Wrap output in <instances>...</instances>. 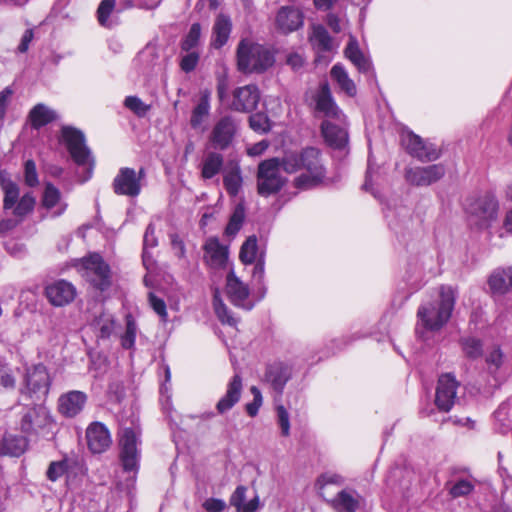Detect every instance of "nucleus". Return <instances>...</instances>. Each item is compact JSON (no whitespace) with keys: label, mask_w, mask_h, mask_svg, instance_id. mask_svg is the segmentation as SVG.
<instances>
[{"label":"nucleus","mask_w":512,"mask_h":512,"mask_svg":"<svg viewBox=\"0 0 512 512\" xmlns=\"http://www.w3.org/2000/svg\"><path fill=\"white\" fill-rule=\"evenodd\" d=\"M282 169L290 174L299 172L292 183L299 191L314 189L326 180L327 171L323 156L316 147L285 153L282 157Z\"/></svg>","instance_id":"f257e3e1"},{"label":"nucleus","mask_w":512,"mask_h":512,"mask_svg":"<svg viewBox=\"0 0 512 512\" xmlns=\"http://www.w3.org/2000/svg\"><path fill=\"white\" fill-rule=\"evenodd\" d=\"M456 301L451 286L440 287V300L428 302L418 308L417 316L422 326L430 331L440 330L450 319Z\"/></svg>","instance_id":"f03ea898"},{"label":"nucleus","mask_w":512,"mask_h":512,"mask_svg":"<svg viewBox=\"0 0 512 512\" xmlns=\"http://www.w3.org/2000/svg\"><path fill=\"white\" fill-rule=\"evenodd\" d=\"M56 423L49 409L42 405L36 404L26 409L20 422V431L30 437H42L46 440H52L56 434Z\"/></svg>","instance_id":"7ed1b4c3"},{"label":"nucleus","mask_w":512,"mask_h":512,"mask_svg":"<svg viewBox=\"0 0 512 512\" xmlns=\"http://www.w3.org/2000/svg\"><path fill=\"white\" fill-rule=\"evenodd\" d=\"M236 57L238 70L246 74L262 73L274 63V56L267 48L249 39L239 42Z\"/></svg>","instance_id":"20e7f679"},{"label":"nucleus","mask_w":512,"mask_h":512,"mask_svg":"<svg viewBox=\"0 0 512 512\" xmlns=\"http://www.w3.org/2000/svg\"><path fill=\"white\" fill-rule=\"evenodd\" d=\"M282 158H271L261 162L258 166L257 188L262 196L277 193L285 183L280 174Z\"/></svg>","instance_id":"39448f33"},{"label":"nucleus","mask_w":512,"mask_h":512,"mask_svg":"<svg viewBox=\"0 0 512 512\" xmlns=\"http://www.w3.org/2000/svg\"><path fill=\"white\" fill-rule=\"evenodd\" d=\"M61 135L74 162L80 166H87L91 172L94 160L85 143L84 134L78 129L64 126L61 130Z\"/></svg>","instance_id":"423d86ee"},{"label":"nucleus","mask_w":512,"mask_h":512,"mask_svg":"<svg viewBox=\"0 0 512 512\" xmlns=\"http://www.w3.org/2000/svg\"><path fill=\"white\" fill-rule=\"evenodd\" d=\"M145 176L144 167H141L138 171L133 168L122 167L113 179L112 189L117 195L136 198L141 193Z\"/></svg>","instance_id":"0eeeda50"},{"label":"nucleus","mask_w":512,"mask_h":512,"mask_svg":"<svg viewBox=\"0 0 512 512\" xmlns=\"http://www.w3.org/2000/svg\"><path fill=\"white\" fill-rule=\"evenodd\" d=\"M24 383L25 387L21 389L22 394L35 397L37 400L46 397L51 385V378L46 366L36 364L28 367L24 376Z\"/></svg>","instance_id":"6e6552de"},{"label":"nucleus","mask_w":512,"mask_h":512,"mask_svg":"<svg viewBox=\"0 0 512 512\" xmlns=\"http://www.w3.org/2000/svg\"><path fill=\"white\" fill-rule=\"evenodd\" d=\"M138 438L139 431L132 427H126L120 433V457L125 471H136L138 468Z\"/></svg>","instance_id":"1a4fd4ad"},{"label":"nucleus","mask_w":512,"mask_h":512,"mask_svg":"<svg viewBox=\"0 0 512 512\" xmlns=\"http://www.w3.org/2000/svg\"><path fill=\"white\" fill-rule=\"evenodd\" d=\"M81 267L86 270L93 285L101 291L106 290L110 285V269L103 258L93 253L79 260Z\"/></svg>","instance_id":"9d476101"},{"label":"nucleus","mask_w":512,"mask_h":512,"mask_svg":"<svg viewBox=\"0 0 512 512\" xmlns=\"http://www.w3.org/2000/svg\"><path fill=\"white\" fill-rule=\"evenodd\" d=\"M446 173L443 164L410 167L405 170L406 181L413 186H430L444 177Z\"/></svg>","instance_id":"9b49d317"},{"label":"nucleus","mask_w":512,"mask_h":512,"mask_svg":"<svg viewBox=\"0 0 512 512\" xmlns=\"http://www.w3.org/2000/svg\"><path fill=\"white\" fill-rule=\"evenodd\" d=\"M459 382L455 376L446 373L442 374L437 382L435 393V405L442 412H449L457 400V389Z\"/></svg>","instance_id":"f8f14e48"},{"label":"nucleus","mask_w":512,"mask_h":512,"mask_svg":"<svg viewBox=\"0 0 512 512\" xmlns=\"http://www.w3.org/2000/svg\"><path fill=\"white\" fill-rule=\"evenodd\" d=\"M402 142L407 152L421 162L435 161L441 155L440 150L434 144L424 141L414 133L404 135Z\"/></svg>","instance_id":"ddd939ff"},{"label":"nucleus","mask_w":512,"mask_h":512,"mask_svg":"<svg viewBox=\"0 0 512 512\" xmlns=\"http://www.w3.org/2000/svg\"><path fill=\"white\" fill-rule=\"evenodd\" d=\"M237 126L234 119L230 116H224L219 119L209 136V141L215 149H227L236 134Z\"/></svg>","instance_id":"4468645a"},{"label":"nucleus","mask_w":512,"mask_h":512,"mask_svg":"<svg viewBox=\"0 0 512 512\" xmlns=\"http://www.w3.org/2000/svg\"><path fill=\"white\" fill-rule=\"evenodd\" d=\"M315 112L324 117L342 121L345 116L335 103L332 93L327 82L320 85L314 97Z\"/></svg>","instance_id":"2eb2a0df"},{"label":"nucleus","mask_w":512,"mask_h":512,"mask_svg":"<svg viewBox=\"0 0 512 512\" xmlns=\"http://www.w3.org/2000/svg\"><path fill=\"white\" fill-rule=\"evenodd\" d=\"M77 295L75 286L64 279L56 280L45 287V296L55 307H63L74 301Z\"/></svg>","instance_id":"dca6fc26"},{"label":"nucleus","mask_w":512,"mask_h":512,"mask_svg":"<svg viewBox=\"0 0 512 512\" xmlns=\"http://www.w3.org/2000/svg\"><path fill=\"white\" fill-rule=\"evenodd\" d=\"M303 12L299 7L289 5L278 9L275 17L276 28L283 34H288L302 27Z\"/></svg>","instance_id":"f3484780"},{"label":"nucleus","mask_w":512,"mask_h":512,"mask_svg":"<svg viewBox=\"0 0 512 512\" xmlns=\"http://www.w3.org/2000/svg\"><path fill=\"white\" fill-rule=\"evenodd\" d=\"M260 100V92L256 85L249 84L233 91L231 108L238 112L253 111Z\"/></svg>","instance_id":"a211bd4d"},{"label":"nucleus","mask_w":512,"mask_h":512,"mask_svg":"<svg viewBox=\"0 0 512 512\" xmlns=\"http://www.w3.org/2000/svg\"><path fill=\"white\" fill-rule=\"evenodd\" d=\"M226 294L233 305L246 310L252 309L253 305L246 303L250 294L249 287L235 275L233 270H230L226 277Z\"/></svg>","instance_id":"6ab92c4d"},{"label":"nucleus","mask_w":512,"mask_h":512,"mask_svg":"<svg viewBox=\"0 0 512 512\" xmlns=\"http://www.w3.org/2000/svg\"><path fill=\"white\" fill-rule=\"evenodd\" d=\"M88 448L92 453L100 454L112 444L108 428L101 422L91 423L86 430Z\"/></svg>","instance_id":"aec40b11"},{"label":"nucleus","mask_w":512,"mask_h":512,"mask_svg":"<svg viewBox=\"0 0 512 512\" xmlns=\"http://www.w3.org/2000/svg\"><path fill=\"white\" fill-rule=\"evenodd\" d=\"M86 402L87 395L84 392L78 390L69 391L59 397L58 412L66 418H73L83 410Z\"/></svg>","instance_id":"412c9836"},{"label":"nucleus","mask_w":512,"mask_h":512,"mask_svg":"<svg viewBox=\"0 0 512 512\" xmlns=\"http://www.w3.org/2000/svg\"><path fill=\"white\" fill-rule=\"evenodd\" d=\"M204 259L211 268H222L228 260V248L216 237H210L204 244Z\"/></svg>","instance_id":"4be33fe9"},{"label":"nucleus","mask_w":512,"mask_h":512,"mask_svg":"<svg viewBox=\"0 0 512 512\" xmlns=\"http://www.w3.org/2000/svg\"><path fill=\"white\" fill-rule=\"evenodd\" d=\"M242 390V378L239 374H235L227 384L226 393L216 404L217 412L219 414H224L231 410L239 402Z\"/></svg>","instance_id":"5701e85b"},{"label":"nucleus","mask_w":512,"mask_h":512,"mask_svg":"<svg viewBox=\"0 0 512 512\" xmlns=\"http://www.w3.org/2000/svg\"><path fill=\"white\" fill-rule=\"evenodd\" d=\"M291 367L283 362H274L267 366L265 380L271 385L274 391L282 394L286 383L291 378Z\"/></svg>","instance_id":"b1692460"},{"label":"nucleus","mask_w":512,"mask_h":512,"mask_svg":"<svg viewBox=\"0 0 512 512\" xmlns=\"http://www.w3.org/2000/svg\"><path fill=\"white\" fill-rule=\"evenodd\" d=\"M26 435H17L5 432L0 440V455L9 457H20L28 448L29 441Z\"/></svg>","instance_id":"393cba45"},{"label":"nucleus","mask_w":512,"mask_h":512,"mask_svg":"<svg viewBox=\"0 0 512 512\" xmlns=\"http://www.w3.org/2000/svg\"><path fill=\"white\" fill-rule=\"evenodd\" d=\"M327 503L336 512H356L360 506V496L356 491L343 489Z\"/></svg>","instance_id":"a878e982"},{"label":"nucleus","mask_w":512,"mask_h":512,"mask_svg":"<svg viewBox=\"0 0 512 512\" xmlns=\"http://www.w3.org/2000/svg\"><path fill=\"white\" fill-rule=\"evenodd\" d=\"M42 207L51 211L54 216L63 214L67 204L61 198L60 190L51 183H46L41 199Z\"/></svg>","instance_id":"bb28decb"},{"label":"nucleus","mask_w":512,"mask_h":512,"mask_svg":"<svg viewBox=\"0 0 512 512\" xmlns=\"http://www.w3.org/2000/svg\"><path fill=\"white\" fill-rule=\"evenodd\" d=\"M243 178L238 162L229 161L223 169V185L230 196H236L242 188Z\"/></svg>","instance_id":"cd10ccee"},{"label":"nucleus","mask_w":512,"mask_h":512,"mask_svg":"<svg viewBox=\"0 0 512 512\" xmlns=\"http://www.w3.org/2000/svg\"><path fill=\"white\" fill-rule=\"evenodd\" d=\"M321 133L325 142L333 148H343L348 142V133L345 128L326 120L321 124Z\"/></svg>","instance_id":"c85d7f7f"},{"label":"nucleus","mask_w":512,"mask_h":512,"mask_svg":"<svg viewBox=\"0 0 512 512\" xmlns=\"http://www.w3.org/2000/svg\"><path fill=\"white\" fill-rule=\"evenodd\" d=\"M498 210L499 203L496 197L492 194H486L476 201L471 212L485 221H494L497 219Z\"/></svg>","instance_id":"c756f323"},{"label":"nucleus","mask_w":512,"mask_h":512,"mask_svg":"<svg viewBox=\"0 0 512 512\" xmlns=\"http://www.w3.org/2000/svg\"><path fill=\"white\" fill-rule=\"evenodd\" d=\"M231 29L232 23L230 18L224 14H219L212 28L211 45L216 49L224 46L229 39Z\"/></svg>","instance_id":"7c9ffc66"},{"label":"nucleus","mask_w":512,"mask_h":512,"mask_svg":"<svg viewBox=\"0 0 512 512\" xmlns=\"http://www.w3.org/2000/svg\"><path fill=\"white\" fill-rule=\"evenodd\" d=\"M224 157L222 154L210 151L205 154L201 163V177L205 180L212 179L219 172H223Z\"/></svg>","instance_id":"2f4dec72"},{"label":"nucleus","mask_w":512,"mask_h":512,"mask_svg":"<svg viewBox=\"0 0 512 512\" xmlns=\"http://www.w3.org/2000/svg\"><path fill=\"white\" fill-rule=\"evenodd\" d=\"M488 285L493 293H506L512 287V268L495 270L489 277Z\"/></svg>","instance_id":"473e14b6"},{"label":"nucleus","mask_w":512,"mask_h":512,"mask_svg":"<svg viewBox=\"0 0 512 512\" xmlns=\"http://www.w3.org/2000/svg\"><path fill=\"white\" fill-rule=\"evenodd\" d=\"M210 112V92L208 90H204L200 94V99L198 104L194 107L191 118L190 125L193 129H198L202 127L205 119L208 117Z\"/></svg>","instance_id":"72a5a7b5"},{"label":"nucleus","mask_w":512,"mask_h":512,"mask_svg":"<svg viewBox=\"0 0 512 512\" xmlns=\"http://www.w3.org/2000/svg\"><path fill=\"white\" fill-rule=\"evenodd\" d=\"M331 78L336 82L339 89L349 97L357 94L354 81L349 77L347 71L340 64H336L330 71Z\"/></svg>","instance_id":"f704fd0d"},{"label":"nucleus","mask_w":512,"mask_h":512,"mask_svg":"<svg viewBox=\"0 0 512 512\" xmlns=\"http://www.w3.org/2000/svg\"><path fill=\"white\" fill-rule=\"evenodd\" d=\"M346 57L357 67L359 72L368 73L371 70V63L359 49L356 39L351 36L345 49Z\"/></svg>","instance_id":"c9c22d12"},{"label":"nucleus","mask_w":512,"mask_h":512,"mask_svg":"<svg viewBox=\"0 0 512 512\" xmlns=\"http://www.w3.org/2000/svg\"><path fill=\"white\" fill-rule=\"evenodd\" d=\"M55 118V112L42 103L35 105L29 112L31 126L35 129L51 123Z\"/></svg>","instance_id":"e433bc0d"},{"label":"nucleus","mask_w":512,"mask_h":512,"mask_svg":"<svg viewBox=\"0 0 512 512\" xmlns=\"http://www.w3.org/2000/svg\"><path fill=\"white\" fill-rule=\"evenodd\" d=\"M309 40L313 48L319 52H326L332 49V39L328 31L322 25H313Z\"/></svg>","instance_id":"4c0bfd02"},{"label":"nucleus","mask_w":512,"mask_h":512,"mask_svg":"<svg viewBox=\"0 0 512 512\" xmlns=\"http://www.w3.org/2000/svg\"><path fill=\"white\" fill-rule=\"evenodd\" d=\"M17 379L11 365L0 357V390L11 391L16 388Z\"/></svg>","instance_id":"58836bf2"},{"label":"nucleus","mask_w":512,"mask_h":512,"mask_svg":"<svg viewBox=\"0 0 512 512\" xmlns=\"http://www.w3.org/2000/svg\"><path fill=\"white\" fill-rule=\"evenodd\" d=\"M94 327L98 337L108 339L115 329V319L111 314L102 313L94 320Z\"/></svg>","instance_id":"ea45409f"},{"label":"nucleus","mask_w":512,"mask_h":512,"mask_svg":"<svg viewBox=\"0 0 512 512\" xmlns=\"http://www.w3.org/2000/svg\"><path fill=\"white\" fill-rule=\"evenodd\" d=\"M213 306L218 319L223 324L230 326H236L237 320L231 315L228 307L224 304L221 299L219 291L216 289L213 295Z\"/></svg>","instance_id":"a19ab883"},{"label":"nucleus","mask_w":512,"mask_h":512,"mask_svg":"<svg viewBox=\"0 0 512 512\" xmlns=\"http://www.w3.org/2000/svg\"><path fill=\"white\" fill-rule=\"evenodd\" d=\"M201 26L199 23L191 25L189 32L181 41V52L198 51L197 47L200 43Z\"/></svg>","instance_id":"79ce46f5"},{"label":"nucleus","mask_w":512,"mask_h":512,"mask_svg":"<svg viewBox=\"0 0 512 512\" xmlns=\"http://www.w3.org/2000/svg\"><path fill=\"white\" fill-rule=\"evenodd\" d=\"M35 203V197L31 193H26L7 213H10L16 217H23L32 212Z\"/></svg>","instance_id":"37998d69"},{"label":"nucleus","mask_w":512,"mask_h":512,"mask_svg":"<svg viewBox=\"0 0 512 512\" xmlns=\"http://www.w3.org/2000/svg\"><path fill=\"white\" fill-rule=\"evenodd\" d=\"M257 238L255 235L249 236L247 240L243 243L240 250V260L244 264H252L256 259L257 254Z\"/></svg>","instance_id":"c03bdc74"},{"label":"nucleus","mask_w":512,"mask_h":512,"mask_svg":"<svg viewBox=\"0 0 512 512\" xmlns=\"http://www.w3.org/2000/svg\"><path fill=\"white\" fill-rule=\"evenodd\" d=\"M4 199L3 208L8 212L21 198L19 187L13 182H4L3 185Z\"/></svg>","instance_id":"a18cd8bd"},{"label":"nucleus","mask_w":512,"mask_h":512,"mask_svg":"<svg viewBox=\"0 0 512 512\" xmlns=\"http://www.w3.org/2000/svg\"><path fill=\"white\" fill-rule=\"evenodd\" d=\"M116 2L122 6V8H127L125 6L123 0H102L97 10L98 21L102 26H109V16L112 13Z\"/></svg>","instance_id":"49530a36"},{"label":"nucleus","mask_w":512,"mask_h":512,"mask_svg":"<svg viewBox=\"0 0 512 512\" xmlns=\"http://www.w3.org/2000/svg\"><path fill=\"white\" fill-rule=\"evenodd\" d=\"M137 333V325L131 314L126 315V329L125 333L121 336V345L124 349H131L134 347Z\"/></svg>","instance_id":"de8ad7c7"},{"label":"nucleus","mask_w":512,"mask_h":512,"mask_svg":"<svg viewBox=\"0 0 512 512\" xmlns=\"http://www.w3.org/2000/svg\"><path fill=\"white\" fill-rule=\"evenodd\" d=\"M68 469L69 464L66 458L59 461H52L47 468L46 477L48 480L55 482L60 479Z\"/></svg>","instance_id":"09e8293b"},{"label":"nucleus","mask_w":512,"mask_h":512,"mask_svg":"<svg viewBox=\"0 0 512 512\" xmlns=\"http://www.w3.org/2000/svg\"><path fill=\"white\" fill-rule=\"evenodd\" d=\"M200 59L199 51L181 52L180 56V68L185 73L192 72L197 67Z\"/></svg>","instance_id":"8fccbe9b"},{"label":"nucleus","mask_w":512,"mask_h":512,"mask_svg":"<svg viewBox=\"0 0 512 512\" xmlns=\"http://www.w3.org/2000/svg\"><path fill=\"white\" fill-rule=\"evenodd\" d=\"M462 348L466 356L471 359L479 358L482 355V343L479 339L473 337L463 339Z\"/></svg>","instance_id":"3c124183"},{"label":"nucleus","mask_w":512,"mask_h":512,"mask_svg":"<svg viewBox=\"0 0 512 512\" xmlns=\"http://www.w3.org/2000/svg\"><path fill=\"white\" fill-rule=\"evenodd\" d=\"M124 105L139 117L145 116L150 110V105L145 104L137 96H127L124 100Z\"/></svg>","instance_id":"603ef678"},{"label":"nucleus","mask_w":512,"mask_h":512,"mask_svg":"<svg viewBox=\"0 0 512 512\" xmlns=\"http://www.w3.org/2000/svg\"><path fill=\"white\" fill-rule=\"evenodd\" d=\"M251 129L258 133H266L270 130V121L264 113L252 114L249 118Z\"/></svg>","instance_id":"864d4df0"},{"label":"nucleus","mask_w":512,"mask_h":512,"mask_svg":"<svg viewBox=\"0 0 512 512\" xmlns=\"http://www.w3.org/2000/svg\"><path fill=\"white\" fill-rule=\"evenodd\" d=\"M24 181L29 187H36L39 184L36 165L33 160H27L24 165Z\"/></svg>","instance_id":"5fc2aeb1"},{"label":"nucleus","mask_w":512,"mask_h":512,"mask_svg":"<svg viewBox=\"0 0 512 512\" xmlns=\"http://www.w3.org/2000/svg\"><path fill=\"white\" fill-rule=\"evenodd\" d=\"M148 299L152 309L161 317L162 321H166L168 314L164 300L157 297L153 292L148 294Z\"/></svg>","instance_id":"6e6d98bb"},{"label":"nucleus","mask_w":512,"mask_h":512,"mask_svg":"<svg viewBox=\"0 0 512 512\" xmlns=\"http://www.w3.org/2000/svg\"><path fill=\"white\" fill-rule=\"evenodd\" d=\"M473 488L474 486L468 480H459L450 489V494L453 497L466 496L473 490Z\"/></svg>","instance_id":"4d7b16f0"},{"label":"nucleus","mask_w":512,"mask_h":512,"mask_svg":"<svg viewBox=\"0 0 512 512\" xmlns=\"http://www.w3.org/2000/svg\"><path fill=\"white\" fill-rule=\"evenodd\" d=\"M277 418L278 424L281 428V434L283 436H288L290 433L289 414L282 405L277 407Z\"/></svg>","instance_id":"13d9d810"},{"label":"nucleus","mask_w":512,"mask_h":512,"mask_svg":"<svg viewBox=\"0 0 512 512\" xmlns=\"http://www.w3.org/2000/svg\"><path fill=\"white\" fill-rule=\"evenodd\" d=\"M246 492V487L238 486L231 496V505L236 507L238 511H241L246 503Z\"/></svg>","instance_id":"bf43d9fd"},{"label":"nucleus","mask_w":512,"mask_h":512,"mask_svg":"<svg viewBox=\"0 0 512 512\" xmlns=\"http://www.w3.org/2000/svg\"><path fill=\"white\" fill-rule=\"evenodd\" d=\"M490 369L498 370L503 363V354L500 348H494L486 357Z\"/></svg>","instance_id":"052dcab7"},{"label":"nucleus","mask_w":512,"mask_h":512,"mask_svg":"<svg viewBox=\"0 0 512 512\" xmlns=\"http://www.w3.org/2000/svg\"><path fill=\"white\" fill-rule=\"evenodd\" d=\"M14 91L11 87H6L0 91V119L3 120L6 115V110L11 102Z\"/></svg>","instance_id":"680f3d73"},{"label":"nucleus","mask_w":512,"mask_h":512,"mask_svg":"<svg viewBox=\"0 0 512 512\" xmlns=\"http://www.w3.org/2000/svg\"><path fill=\"white\" fill-rule=\"evenodd\" d=\"M225 502L220 499L210 498L203 503L207 512H222L225 509Z\"/></svg>","instance_id":"e2e57ef3"},{"label":"nucleus","mask_w":512,"mask_h":512,"mask_svg":"<svg viewBox=\"0 0 512 512\" xmlns=\"http://www.w3.org/2000/svg\"><path fill=\"white\" fill-rule=\"evenodd\" d=\"M34 38V32L32 29H27L24 34L22 35L21 41L18 45V52L19 53H25L29 49V45L32 42Z\"/></svg>","instance_id":"0e129e2a"},{"label":"nucleus","mask_w":512,"mask_h":512,"mask_svg":"<svg viewBox=\"0 0 512 512\" xmlns=\"http://www.w3.org/2000/svg\"><path fill=\"white\" fill-rule=\"evenodd\" d=\"M245 220V208L243 204L236 205L228 224H242Z\"/></svg>","instance_id":"69168bd1"},{"label":"nucleus","mask_w":512,"mask_h":512,"mask_svg":"<svg viewBox=\"0 0 512 512\" xmlns=\"http://www.w3.org/2000/svg\"><path fill=\"white\" fill-rule=\"evenodd\" d=\"M157 244H158V241H157L156 236L154 235V228H153V226H148V228L146 229V232L144 234L143 245H144L145 249H148V248L156 247Z\"/></svg>","instance_id":"338daca9"},{"label":"nucleus","mask_w":512,"mask_h":512,"mask_svg":"<svg viewBox=\"0 0 512 512\" xmlns=\"http://www.w3.org/2000/svg\"><path fill=\"white\" fill-rule=\"evenodd\" d=\"M265 268H264V260L259 258L254 265L252 277L259 284H262L264 278Z\"/></svg>","instance_id":"774afa93"}]
</instances>
